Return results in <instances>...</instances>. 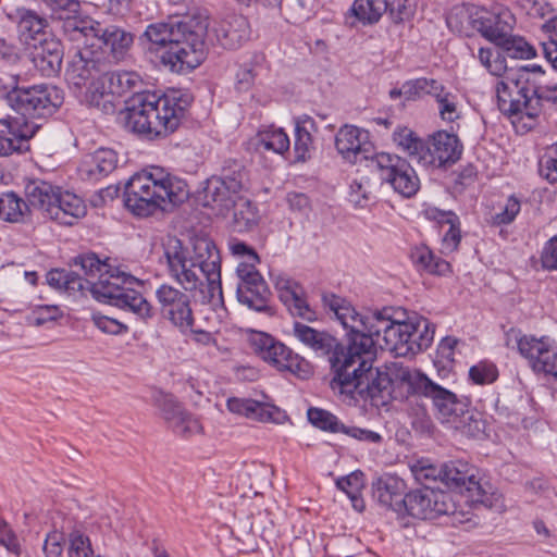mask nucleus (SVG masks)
I'll return each instance as SVG.
<instances>
[{
    "mask_svg": "<svg viewBox=\"0 0 557 557\" xmlns=\"http://www.w3.org/2000/svg\"><path fill=\"white\" fill-rule=\"evenodd\" d=\"M218 180L224 181L226 184H230V182L237 183L238 188H244V183L246 180V172L245 168L242 163L235 161V160H227L225 161L221 175L216 176Z\"/></svg>",
    "mask_w": 557,
    "mask_h": 557,
    "instance_id": "obj_60",
    "label": "nucleus"
},
{
    "mask_svg": "<svg viewBox=\"0 0 557 557\" xmlns=\"http://www.w3.org/2000/svg\"><path fill=\"white\" fill-rule=\"evenodd\" d=\"M189 195L187 183L164 169L153 166L134 174L125 184L124 203L138 216H148L169 206L183 203Z\"/></svg>",
    "mask_w": 557,
    "mask_h": 557,
    "instance_id": "obj_7",
    "label": "nucleus"
},
{
    "mask_svg": "<svg viewBox=\"0 0 557 557\" xmlns=\"http://www.w3.org/2000/svg\"><path fill=\"white\" fill-rule=\"evenodd\" d=\"M462 145L455 134L438 131L425 141L420 164L442 168L456 163L461 156Z\"/></svg>",
    "mask_w": 557,
    "mask_h": 557,
    "instance_id": "obj_21",
    "label": "nucleus"
},
{
    "mask_svg": "<svg viewBox=\"0 0 557 557\" xmlns=\"http://www.w3.org/2000/svg\"><path fill=\"white\" fill-rule=\"evenodd\" d=\"M387 0H355L352 14L363 24H374L387 12Z\"/></svg>",
    "mask_w": 557,
    "mask_h": 557,
    "instance_id": "obj_50",
    "label": "nucleus"
},
{
    "mask_svg": "<svg viewBox=\"0 0 557 557\" xmlns=\"http://www.w3.org/2000/svg\"><path fill=\"white\" fill-rule=\"evenodd\" d=\"M480 48V63L494 76L498 109L508 116L534 119L545 106L557 110V84L542 85L544 71L540 65L509 66L499 53Z\"/></svg>",
    "mask_w": 557,
    "mask_h": 557,
    "instance_id": "obj_2",
    "label": "nucleus"
},
{
    "mask_svg": "<svg viewBox=\"0 0 557 557\" xmlns=\"http://www.w3.org/2000/svg\"><path fill=\"white\" fill-rule=\"evenodd\" d=\"M511 333H515L518 352L528 360L530 369L536 375L557 383V344L555 339L547 335L536 337L515 330H511Z\"/></svg>",
    "mask_w": 557,
    "mask_h": 557,
    "instance_id": "obj_12",
    "label": "nucleus"
},
{
    "mask_svg": "<svg viewBox=\"0 0 557 557\" xmlns=\"http://www.w3.org/2000/svg\"><path fill=\"white\" fill-rule=\"evenodd\" d=\"M34 42L33 63L42 76L53 77L62 67L64 49L61 40L55 37L39 39Z\"/></svg>",
    "mask_w": 557,
    "mask_h": 557,
    "instance_id": "obj_28",
    "label": "nucleus"
},
{
    "mask_svg": "<svg viewBox=\"0 0 557 557\" xmlns=\"http://www.w3.org/2000/svg\"><path fill=\"white\" fill-rule=\"evenodd\" d=\"M540 260L543 269L547 271L557 270V235L544 244Z\"/></svg>",
    "mask_w": 557,
    "mask_h": 557,
    "instance_id": "obj_63",
    "label": "nucleus"
},
{
    "mask_svg": "<svg viewBox=\"0 0 557 557\" xmlns=\"http://www.w3.org/2000/svg\"><path fill=\"white\" fill-rule=\"evenodd\" d=\"M16 18L18 34L26 44L47 38L48 21L37 12L21 8L16 10Z\"/></svg>",
    "mask_w": 557,
    "mask_h": 557,
    "instance_id": "obj_38",
    "label": "nucleus"
},
{
    "mask_svg": "<svg viewBox=\"0 0 557 557\" xmlns=\"http://www.w3.org/2000/svg\"><path fill=\"white\" fill-rule=\"evenodd\" d=\"M373 352H363L360 349L348 351L342 363L333 364L334 376L331 387L338 389L351 398L357 396L363 400H370L372 406L382 407L388 404L394 396L395 384L406 388V385L395 376V368L404 367L401 363H393L387 371L373 368Z\"/></svg>",
    "mask_w": 557,
    "mask_h": 557,
    "instance_id": "obj_5",
    "label": "nucleus"
},
{
    "mask_svg": "<svg viewBox=\"0 0 557 557\" xmlns=\"http://www.w3.org/2000/svg\"><path fill=\"white\" fill-rule=\"evenodd\" d=\"M156 297L161 312L182 333L191 330L195 319L190 306V297L178 288L162 284L156 290Z\"/></svg>",
    "mask_w": 557,
    "mask_h": 557,
    "instance_id": "obj_19",
    "label": "nucleus"
},
{
    "mask_svg": "<svg viewBox=\"0 0 557 557\" xmlns=\"http://www.w3.org/2000/svg\"><path fill=\"white\" fill-rule=\"evenodd\" d=\"M269 71L265 55L256 53L242 64L236 72L235 88L239 92L249 91L257 83H260Z\"/></svg>",
    "mask_w": 557,
    "mask_h": 557,
    "instance_id": "obj_37",
    "label": "nucleus"
},
{
    "mask_svg": "<svg viewBox=\"0 0 557 557\" xmlns=\"http://www.w3.org/2000/svg\"><path fill=\"white\" fill-rule=\"evenodd\" d=\"M238 284L236 288L237 299L240 304L258 312L272 313L269 305L271 290L251 263H239L236 269Z\"/></svg>",
    "mask_w": 557,
    "mask_h": 557,
    "instance_id": "obj_17",
    "label": "nucleus"
},
{
    "mask_svg": "<svg viewBox=\"0 0 557 557\" xmlns=\"http://www.w3.org/2000/svg\"><path fill=\"white\" fill-rule=\"evenodd\" d=\"M53 207L49 209V219L63 225H74L86 214V205L73 193L59 190Z\"/></svg>",
    "mask_w": 557,
    "mask_h": 557,
    "instance_id": "obj_33",
    "label": "nucleus"
},
{
    "mask_svg": "<svg viewBox=\"0 0 557 557\" xmlns=\"http://www.w3.org/2000/svg\"><path fill=\"white\" fill-rule=\"evenodd\" d=\"M395 376L406 385L408 395L421 396L432 404L434 414L442 423L457 424L466 413V404L445 384L409 367L395 368ZM457 428V425H455Z\"/></svg>",
    "mask_w": 557,
    "mask_h": 557,
    "instance_id": "obj_9",
    "label": "nucleus"
},
{
    "mask_svg": "<svg viewBox=\"0 0 557 557\" xmlns=\"http://www.w3.org/2000/svg\"><path fill=\"white\" fill-rule=\"evenodd\" d=\"M154 404L174 433L190 436L202 431L199 420L188 413L172 395L160 393L154 397Z\"/></svg>",
    "mask_w": 557,
    "mask_h": 557,
    "instance_id": "obj_23",
    "label": "nucleus"
},
{
    "mask_svg": "<svg viewBox=\"0 0 557 557\" xmlns=\"http://www.w3.org/2000/svg\"><path fill=\"white\" fill-rule=\"evenodd\" d=\"M312 132H317L314 120L309 115H302L295 121V159L305 162L311 158L314 149Z\"/></svg>",
    "mask_w": 557,
    "mask_h": 557,
    "instance_id": "obj_39",
    "label": "nucleus"
},
{
    "mask_svg": "<svg viewBox=\"0 0 557 557\" xmlns=\"http://www.w3.org/2000/svg\"><path fill=\"white\" fill-rule=\"evenodd\" d=\"M227 248L234 257L243 258L245 260L243 263H251L255 267L259 262L256 250L235 237L227 240Z\"/></svg>",
    "mask_w": 557,
    "mask_h": 557,
    "instance_id": "obj_61",
    "label": "nucleus"
},
{
    "mask_svg": "<svg viewBox=\"0 0 557 557\" xmlns=\"http://www.w3.org/2000/svg\"><path fill=\"white\" fill-rule=\"evenodd\" d=\"M226 407L232 413L252 421L282 423L286 419L285 412L278 407L251 398L230 397Z\"/></svg>",
    "mask_w": 557,
    "mask_h": 557,
    "instance_id": "obj_25",
    "label": "nucleus"
},
{
    "mask_svg": "<svg viewBox=\"0 0 557 557\" xmlns=\"http://www.w3.org/2000/svg\"><path fill=\"white\" fill-rule=\"evenodd\" d=\"M103 77L114 97L134 94L127 107L125 125L149 139L165 137L175 132L191 103V96L180 90L162 96L141 92L143 79L136 72H109L107 69Z\"/></svg>",
    "mask_w": 557,
    "mask_h": 557,
    "instance_id": "obj_1",
    "label": "nucleus"
},
{
    "mask_svg": "<svg viewBox=\"0 0 557 557\" xmlns=\"http://www.w3.org/2000/svg\"><path fill=\"white\" fill-rule=\"evenodd\" d=\"M433 219L442 225H448V230L443 236V248L449 252L455 251L461 240L460 221L456 213L451 211L432 210Z\"/></svg>",
    "mask_w": 557,
    "mask_h": 557,
    "instance_id": "obj_44",
    "label": "nucleus"
},
{
    "mask_svg": "<svg viewBox=\"0 0 557 557\" xmlns=\"http://www.w3.org/2000/svg\"><path fill=\"white\" fill-rule=\"evenodd\" d=\"M212 33L223 48L237 49L249 39L251 30L244 15L232 14L216 22Z\"/></svg>",
    "mask_w": 557,
    "mask_h": 557,
    "instance_id": "obj_27",
    "label": "nucleus"
},
{
    "mask_svg": "<svg viewBox=\"0 0 557 557\" xmlns=\"http://www.w3.org/2000/svg\"><path fill=\"white\" fill-rule=\"evenodd\" d=\"M30 218L27 202L14 191L0 194V219L10 223H25Z\"/></svg>",
    "mask_w": 557,
    "mask_h": 557,
    "instance_id": "obj_42",
    "label": "nucleus"
},
{
    "mask_svg": "<svg viewBox=\"0 0 557 557\" xmlns=\"http://www.w3.org/2000/svg\"><path fill=\"white\" fill-rule=\"evenodd\" d=\"M231 209H233L231 225L235 232L248 233L258 226L260 213L250 199L242 197Z\"/></svg>",
    "mask_w": 557,
    "mask_h": 557,
    "instance_id": "obj_41",
    "label": "nucleus"
},
{
    "mask_svg": "<svg viewBox=\"0 0 557 557\" xmlns=\"http://www.w3.org/2000/svg\"><path fill=\"white\" fill-rule=\"evenodd\" d=\"M363 473L354 471L346 476L336 480V486L345 492L352 503V507L361 512L364 509V503L361 498V490L364 485Z\"/></svg>",
    "mask_w": 557,
    "mask_h": 557,
    "instance_id": "obj_51",
    "label": "nucleus"
},
{
    "mask_svg": "<svg viewBox=\"0 0 557 557\" xmlns=\"http://www.w3.org/2000/svg\"><path fill=\"white\" fill-rule=\"evenodd\" d=\"M469 377L475 384H491L497 380L498 371L492 362L481 361L470 368Z\"/></svg>",
    "mask_w": 557,
    "mask_h": 557,
    "instance_id": "obj_56",
    "label": "nucleus"
},
{
    "mask_svg": "<svg viewBox=\"0 0 557 557\" xmlns=\"http://www.w3.org/2000/svg\"><path fill=\"white\" fill-rule=\"evenodd\" d=\"M434 334L435 327L428 319L413 315L398 321L384 308L372 312L369 331L361 335L359 349L374 354V347L379 346L398 357L413 356L431 346Z\"/></svg>",
    "mask_w": 557,
    "mask_h": 557,
    "instance_id": "obj_6",
    "label": "nucleus"
},
{
    "mask_svg": "<svg viewBox=\"0 0 557 557\" xmlns=\"http://www.w3.org/2000/svg\"><path fill=\"white\" fill-rule=\"evenodd\" d=\"M86 42L91 40L98 48L99 52L106 57L109 64L111 62H120L126 58L134 41L132 33L116 26L109 25L103 27L99 22L88 21L86 25H82V33Z\"/></svg>",
    "mask_w": 557,
    "mask_h": 557,
    "instance_id": "obj_15",
    "label": "nucleus"
},
{
    "mask_svg": "<svg viewBox=\"0 0 557 557\" xmlns=\"http://www.w3.org/2000/svg\"><path fill=\"white\" fill-rule=\"evenodd\" d=\"M60 187L41 180H33L25 186L26 202L32 208L39 210L44 216H49L50 207L54 206Z\"/></svg>",
    "mask_w": 557,
    "mask_h": 557,
    "instance_id": "obj_35",
    "label": "nucleus"
},
{
    "mask_svg": "<svg viewBox=\"0 0 557 557\" xmlns=\"http://www.w3.org/2000/svg\"><path fill=\"white\" fill-rule=\"evenodd\" d=\"M410 470L414 480L420 483L422 487L431 486V483L437 481L443 483V465L436 467L424 461H418L411 466Z\"/></svg>",
    "mask_w": 557,
    "mask_h": 557,
    "instance_id": "obj_53",
    "label": "nucleus"
},
{
    "mask_svg": "<svg viewBox=\"0 0 557 557\" xmlns=\"http://www.w3.org/2000/svg\"><path fill=\"white\" fill-rule=\"evenodd\" d=\"M91 321L97 329L106 334L121 335L128 331V327L117 319L101 314L99 312L92 313Z\"/></svg>",
    "mask_w": 557,
    "mask_h": 557,
    "instance_id": "obj_59",
    "label": "nucleus"
},
{
    "mask_svg": "<svg viewBox=\"0 0 557 557\" xmlns=\"http://www.w3.org/2000/svg\"><path fill=\"white\" fill-rule=\"evenodd\" d=\"M289 138L282 128H270L259 132L256 140V148L260 152L272 151L283 154L289 148Z\"/></svg>",
    "mask_w": 557,
    "mask_h": 557,
    "instance_id": "obj_48",
    "label": "nucleus"
},
{
    "mask_svg": "<svg viewBox=\"0 0 557 557\" xmlns=\"http://www.w3.org/2000/svg\"><path fill=\"white\" fill-rule=\"evenodd\" d=\"M405 509L409 516L425 520L454 515L457 506L451 494L433 486H425L405 495Z\"/></svg>",
    "mask_w": 557,
    "mask_h": 557,
    "instance_id": "obj_16",
    "label": "nucleus"
},
{
    "mask_svg": "<svg viewBox=\"0 0 557 557\" xmlns=\"http://www.w3.org/2000/svg\"><path fill=\"white\" fill-rule=\"evenodd\" d=\"M521 203L518 198L510 196L502 212L493 216V223L495 225H507L510 224L518 213L520 212Z\"/></svg>",
    "mask_w": 557,
    "mask_h": 557,
    "instance_id": "obj_62",
    "label": "nucleus"
},
{
    "mask_svg": "<svg viewBox=\"0 0 557 557\" xmlns=\"http://www.w3.org/2000/svg\"><path fill=\"white\" fill-rule=\"evenodd\" d=\"M312 0H288L285 8L286 20L294 24L309 20L313 13Z\"/></svg>",
    "mask_w": 557,
    "mask_h": 557,
    "instance_id": "obj_55",
    "label": "nucleus"
},
{
    "mask_svg": "<svg viewBox=\"0 0 557 557\" xmlns=\"http://www.w3.org/2000/svg\"><path fill=\"white\" fill-rule=\"evenodd\" d=\"M444 91V86L434 78L420 77L407 81L403 84L398 94H404L407 100H416L425 95L438 96V92Z\"/></svg>",
    "mask_w": 557,
    "mask_h": 557,
    "instance_id": "obj_47",
    "label": "nucleus"
},
{
    "mask_svg": "<svg viewBox=\"0 0 557 557\" xmlns=\"http://www.w3.org/2000/svg\"><path fill=\"white\" fill-rule=\"evenodd\" d=\"M249 342L255 354L277 370L290 371L302 379L310 375L309 362L270 334L253 332Z\"/></svg>",
    "mask_w": 557,
    "mask_h": 557,
    "instance_id": "obj_13",
    "label": "nucleus"
},
{
    "mask_svg": "<svg viewBox=\"0 0 557 557\" xmlns=\"http://www.w3.org/2000/svg\"><path fill=\"white\" fill-rule=\"evenodd\" d=\"M371 164L379 172L380 178L405 198L414 196L420 188V180L410 163L397 156L386 152L376 153Z\"/></svg>",
    "mask_w": 557,
    "mask_h": 557,
    "instance_id": "obj_14",
    "label": "nucleus"
},
{
    "mask_svg": "<svg viewBox=\"0 0 557 557\" xmlns=\"http://www.w3.org/2000/svg\"><path fill=\"white\" fill-rule=\"evenodd\" d=\"M335 147L337 152L352 164L361 159H369V153L372 151L369 133L347 124L338 129L335 136Z\"/></svg>",
    "mask_w": 557,
    "mask_h": 557,
    "instance_id": "obj_24",
    "label": "nucleus"
},
{
    "mask_svg": "<svg viewBox=\"0 0 557 557\" xmlns=\"http://www.w3.org/2000/svg\"><path fill=\"white\" fill-rule=\"evenodd\" d=\"M0 99L13 111L29 117L52 115L63 103V90L54 85L0 86Z\"/></svg>",
    "mask_w": 557,
    "mask_h": 557,
    "instance_id": "obj_10",
    "label": "nucleus"
},
{
    "mask_svg": "<svg viewBox=\"0 0 557 557\" xmlns=\"http://www.w3.org/2000/svg\"><path fill=\"white\" fill-rule=\"evenodd\" d=\"M119 163L115 150L99 148L85 157L79 165V174L84 180L97 182L112 173Z\"/></svg>",
    "mask_w": 557,
    "mask_h": 557,
    "instance_id": "obj_30",
    "label": "nucleus"
},
{
    "mask_svg": "<svg viewBox=\"0 0 557 557\" xmlns=\"http://www.w3.org/2000/svg\"><path fill=\"white\" fill-rule=\"evenodd\" d=\"M94 42L77 50L69 60L65 78L67 83L76 88H82L88 82L103 77L109 67V61L99 51L92 49Z\"/></svg>",
    "mask_w": 557,
    "mask_h": 557,
    "instance_id": "obj_18",
    "label": "nucleus"
},
{
    "mask_svg": "<svg viewBox=\"0 0 557 557\" xmlns=\"http://www.w3.org/2000/svg\"><path fill=\"white\" fill-rule=\"evenodd\" d=\"M482 8L474 4H457L451 8L446 16L448 28L463 36H470L474 30L479 32Z\"/></svg>",
    "mask_w": 557,
    "mask_h": 557,
    "instance_id": "obj_34",
    "label": "nucleus"
},
{
    "mask_svg": "<svg viewBox=\"0 0 557 557\" xmlns=\"http://www.w3.org/2000/svg\"><path fill=\"white\" fill-rule=\"evenodd\" d=\"M371 318L372 313L362 315L346 298L344 299V304L335 319L348 331V351L359 349L360 337L361 335H367Z\"/></svg>",
    "mask_w": 557,
    "mask_h": 557,
    "instance_id": "obj_32",
    "label": "nucleus"
},
{
    "mask_svg": "<svg viewBox=\"0 0 557 557\" xmlns=\"http://www.w3.org/2000/svg\"><path fill=\"white\" fill-rule=\"evenodd\" d=\"M273 283L278 293V298L293 317L308 322L318 320V313L309 304L307 293L302 285L285 274L275 275Z\"/></svg>",
    "mask_w": 557,
    "mask_h": 557,
    "instance_id": "obj_22",
    "label": "nucleus"
},
{
    "mask_svg": "<svg viewBox=\"0 0 557 557\" xmlns=\"http://www.w3.org/2000/svg\"><path fill=\"white\" fill-rule=\"evenodd\" d=\"M138 282L135 276L110 265L101 272L96 282L89 281L85 286L97 300L129 311L139 320L147 321L152 318L153 309L150 302L133 288Z\"/></svg>",
    "mask_w": 557,
    "mask_h": 557,
    "instance_id": "obj_8",
    "label": "nucleus"
},
{
    "mask_svg": "<svg viewBox=\"0 0 557 557\" xmlns=\"http://www.w3.org/2000/svg\"><path fill=\"white\" fill-rule=\"evenodd\" d=\"M163 249L169 275L185 292L199 289L202 304L210 305L215 311H225L221 256L213 239L207 235H195L185 247L177 237H170Z\"/></svg>",
    "mask_w": 557,
    "mask_h": 557,
    "instance_id": "obj_3",
    "label": "nucleus"
},
{
    "mask_svg": "<svg viewBox=\"0 0 557 557\" xmlns=\"http://www.w3.org/2000/svg\"><path fill=\"white\" fill-rule=\"evenodd\" d=\"M69 557H94L89 537L79 530H73L69 534Z\"/></svg>",
    "mask_w": 557,
    "mask_h": 557,
    "instance_id": "obj_54",
    "label": "nucleus"
},
{
    "mask_svg": "<svg viewBox=\"0 0 557 557\" xmlns=\"http://www.w3.org/2000/svg\"><path fill=\"white\" fill-rule=\"evenodd\" d=\"M443 484L466 494L473 504L492 508L498 496L487 482L478 478V470L467 461L453 460L443 465Z\"/></svg>",
    "mask_w": 557,
    "mask_h": 557,
    "instance_id": "obj_11",
    "label": "nucleus"
},
{
    "mask_svg": "<svg viewBox=\"0 0 557 557\" xmlns=\"http://www.w3.org/2000/svg\"><path fill=\"white\" fill-rule=\"evenodd\" d=\"M516 17L509 9L488 11L482 8L479 32L496 46L513 30Z\"/></svg>",
    "mask_w": 557,
    "mask_h": 557,
    "instance_id": "obj_29",
    "label": "nucleus"
},
{
    "mask_svg": "<svg viewBox=\"0 0 557 557\" xmlns=\"http://www.w3.org/2000/svg\"><path fill=\"white\" fill-rule=\"evenodd\" d=\"M410 258L416 265L431 274L443 275L450 270V264L447 261L436 257L432 250L424 245L414 247L411 250Z\"/></svg>",
    "mask_w": 557,
    "mask_h": 557,
    "instance_id": "obj_45",
    "label": "nucleus"
},
{
    "mask_svg": "<svg viewBox=\"0 0 557 557\" xmlns=\"http://www.w3.org/2000/svg\"><path fill=\"white\" fill-rule=\"evenodd\" d=\"M34 134L35 128L26 123L22 125L18 121H13L5 124V128L0 131V157L25 149Z\"/></svg>",
    "mask_w": 557,
    "mask_h": 557,
    "instance_id": "obj_36",
    "label": "nucleus"
},
{
    "mask_svg": "<svg viewBox=\"0 0 557 557\" xmlns=\"http://www.w3.org/2000/svg\"><path fill=\"white\" fill-rule=\"evenodd\" d=\"M309 422L325 432L342 433L344 425L336 416L321 408H309L307 411Z\"/></svg>",
    "mask_w": 557,
    "mask_h": 557,
    "instance_id": "obj_52",
    "label": "nucleus"
},
{
    "mask_svg": "<svg viewBox=\"0 0 557 557\" xmlns=\"http://www.w3.org/2000/svg\"><path fill=\"white\" fill-rule=\"evenodd\" d=\"M373 497L384 507L394 511L405 508V481L396 475H383L372 484Z\"/></svg>",
    "mask_w": 557,
    "mask_h": 557,
    "instance_id": "obj_31",
    "label": "nucleus"
},
{
    "mask_svg": "<svg viewBox=\"0 0 557 557\" xmlns=\"http://www.w3.org/2000/svg\"><path fill=\"white\" fill-rule=\"evenodd\" d=\"M242 188L237 183L226 184L218 177H210L203 188V206L216 211L219 214H226L231 208L242 198Z\"/></svg>",
    "mask_w": 557,
    "mask_h": 557,
    "instance_id": "obj_26",
    "label": "nucleus"
},
{
    "mask_svg": "<svg viewBox=\"0 0 557 557\" xmlns=\"http://www.w3.org/2000/svg\"><path fill=\"white\" fill-rule=\"evenodd\" d=\"M497 47L502 50L491 48L494 53H499L504 59L528 60L536 55L534 47H532L523 37L515 36L512 33L502 40Z\"/></svg>",
    "mask_w": 557,
    "mask_h": 557,
    "instance_id": "obj_46",
    "label": "nucleus"
},
{
    "mask_svg": "<svg viewBox=\"0 0 557 557\" xmlns=\"http://www.w3.org/2000/svg\"><path fill=\"white\" fill-rule=\"evenodd\" d=\"M0 545L5 547L8 552L20 555L21 546L17 536L2 518H0Z\"/></svg>",
    "mask_w": 557,
    "mask_h": 557,
    "instance_id": "obj_64",
    "label": "nucleus"
},
{
    "mask_svg": "<svg viewBox=\"0 0 557 557\" xmlns=\"http://www.w3.org/2000/svg\"><path fill=\"white\" fill-rule=\"evenodd\" d=\"M207 18L170 16L149 24L144 37L160 52V62L171 72L187 74L205 60Z\"/></svg>",
    "mask_w": 557,
    "mask_h": 557,
    "instance_id": "obj_4",
    "label": "nucleus"
},
{
    "mask_svg": "<svg viewBox=\"0 0 557 557\" xmlns=\"http://www.w3.org/2000/svg\"><path fill=\"white\" fill-rule=\"evenodd\" d=\"M294 336L319 357H327L333 371L335 361L342 363L348 354V345L344 347L332 334L315 330L301 322H295Z\"/></svg>",
    "mask_w": 557,
    "mask_h": 557,
    "instance_id": "obj_20",
    "label": "nucleus"
},
{
    "mask_svg": "<svg viewBox=\"0 0 557 557\" xmlns=\"http://www.w3.org/2000/svg\"><path fill=\"white\" fill-rule=\"evenodd\" d=\"M108 82L100 77L91 82L85 92L84 101L90 108L99 110L103 114H113L116 110L115 98L111 92Z\"/></svg>",
    "mask_w": 557,
    "mask_h": 557,
    "instance_id": "obj_40",
    "label": "nucleus"
},
{
    "mask_svg": "<svg viewBox=\"0 0 557 557\" xmlns=\"http://www.w3.org/2000/svg\"><path fill=\"white\" fill-rule=\"evenodd\" d=\"M46 281L49 286L69 293L82 292L86 289L85 283H89V280H84L79 273L64 269L50 270Z\"/></svg>",
    "mask_w": 557,
    "mask_h": 557,
    "instance_id": "obj_43",
    "label": "nucleus"
},
{
    "mask_svg": "<svg viewBox=\"0 0 557 557\" xmlns=\"http://www.w3.org/2000/svg\"><path fill=\"white\" fill-rule=\"evenodd\" d=\"M393 140L398 148L420 163V156L423 154L425 141L412 129L406 126L397 127L393 133Z\"/></svg>",
    "mask_w": 557,
    "mask_h": 557,
    "instance_id": "obj_49",
    "label": "nucleus"
},
{
    "mask_svg": "<svg viewBox=\"0 0 557 557\" xmlns=\"http://www.w3.org/2000/svg\"><path fill=\"white\" fill-rule=\"evenodd\" d=\"M74 264L79 267L81 271L86 275L94 277L97 273L106 271L110 267L107 262H102L97 255L87 253L78 256L74 259Z\"/></svg>",
    "mask_w": 557,
    "mask_h": 557,
    "instance_id": "obj_58",
    "label": "nucleus"
},
{
    "mask_svg": "<svg viewBox=\"0 0 557 557\" xmlns=\"http://www.w3.org/2000/svg\"><path fill=\"white\" fill-rule=\"evenodd\" d=\"M438 103V111L442 120L446 122H454L460 117V112L457 108L456 96L451 92L441 91L435 97Z\"/></svg>",
    "mask_w": 557,
    "mask_h": 557,
    "instance_id": "obj_57",
    "label": "nucleus"
}]
</instances>
